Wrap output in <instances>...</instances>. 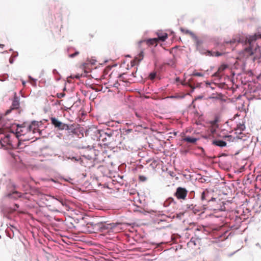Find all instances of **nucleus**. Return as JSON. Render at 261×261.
<instances>
[{"label":"nucleus","mask_w":261,"mask_h":261,"mask_svg":"<svg viewBox=\"0 0 261 261\" xmlns=\"http://www.w3.org/2000/svg\"><path fill=\"white\" fill-rule=\"evenodd\" d=\"M40 125L41 124L37 121H33L30 124L23 123L21 126H18L16 133H12V135L17 138L21 136L27 135V138L25 139L27 140L34 138H37L38 137L33 136V135L38 133L40 136L41 131L39 127Z\"/></svg>","instance_id":"2"},{"label":"nucleus","mask_w":261,"mask_h":261,"mask_svg":"<svg viewBox=\"0 0 261 261\" xmlns=\"http://www.w3.org/2000/svg\"><path fill=\"white\" fill-rule=\"evenodd\" d=\"M228 67V66L225 64L222 65L219 68H218V70L219 72L223 73V72Z\"/></svg>","instance_id":"19"},{"label":"nucleus","mask_w":261,"mask_h":261,"mask_svg":"<svg viewBox=\"0 0 261 261\" xmlns=\"http://www.w3.org/2000/svg\"><path fill=\"white\" fill-rule=\"evenodd\" d=\"M218 120L217 118L215 119L214 120L211 121V124L213 128H217L218 127Z\"/></svg>","instance_id":"18"},{"label":"nucleus","mask_w":261,"mask_h":261,"mask_svg":"<svg viewBox=\"0 0 261 261\" xmlns=\"http://www.w3.org/2000/svg\"><path fill=\"white\" fill-rule=\"evenodd\" d=\"M144 57V53L143 49H141L140 53L135 57V59L133 61L131 62L132 66H134L136 64H138L141 62Z\"/></svg>","instance_id":"8"},{"label":"nucleus","mask_w":261,"mask_h":261,"mask_svg":"<svg viewBox=\"0 0 261 261\" xmlns=\"http://www.w3.org/2000/svg\"><path fill=\"white\" fill-rule=\"evenodd\" d=\"M185 34H188L189 35H190V36L193 38L195 35V34L193 33L192 32L189 31V30H186L185 32Z\"/></svg>","instance_id":"26"},{"label":"nucleus","mask_w":261,"mask_h":261,"mask_svg":"<svg viewBox=\"0 0 261 261\" xmlns=\"http://www.w3.org/2000/svg\"><path fill=\"white\" fill-rule=\"evenodd\" d=\"M50 120L52 124L54 125L55 127L58 128L60 130L70 129L69 126L68 124L61 122L55 117L51 118Z\"/></svg>","instance_id":"4"},{"label":"nucleus","mask_w":261,"mask_h":261,"mask_svg":"<svg viewBox=\"0 0 261 261\" xmlns=\"http://www.w3.org/2000/svg\"><path fill=\"white\" fill-rule=\"evenodd\" d=\"M10 230H11L13 233H14L15 231H17V229L16 227L13 226H11L10 227H8L7 229V232L9 233V231Z\"/></svg>","instance_id":"22"},{"label":"nucleus","mask_w":261,"mask_h":261,"mask_svg":"<svg viewBox=\"0 0 261 261\" xmlns=\"http://www.w3.org/2000/svg\"><path fill=\"white\" fill-rule=\"evenodd\" d=\"M22 195L23 194L21 193L14 190L12 192L7 194L6 196L10 199H17L21 197Z\"/></svg>","instance_id":"9"},{"label":"nucleus","mask_w":261,"mask_h":261,"mask_svg":"<svg viewBox=\"0 0 261 261\" xmlns=\"http://www.w3.org/2000/svg\"><path fill=\"white\" fill-rule=\"evenodd\" d=\"M158 41H165L168 37V34L166 33L158 32L157 33Z\"/></svg>","instance_id":"11"},{"label":"nucleus","mask_w":261,"mask_h":261,"mask_svg":"<svg viewBox=\"0 0 261 261\" xmlns=\"http://www.w3.org/2000/svg\"><path fill=\"white\" fill-rule=\"evenodd\" d=\"M22 85L24 86L25 85V83L24 82H22Z\"/></svg>","instance_id":"35"},{"label":"nucleus","mask_w":261,"mask_h":261,"mask_svg":"<svg viewBox=\"0 0 261 261\" xmlns=\"http://www.w3.org/2000/svg\"><path fill=\"white\" fill-rule=\"evenodd\" d=\"M65 95V94L63 92L57 94V96L58 98H61L64 97Z\"/></svg>","instance_id":"29"},{"label":"nucleus","mask_w":261,"mask_h":261,"mask_svg":"<svg viewBox=\"0 0 261 261\" xmlns=\"http://www.w3.org/2000/svg\"><path fill=\"white\" fill-rule=\"evenodd\" d=\"M56 199H57V200H58L63 205H64V201L62 199H58V198H56Z\"/></svg>","instance_id":"31"},{"label":"nucleus","mask_w":261,"mask_h":261,"mask_svg":"<svg viewBox=\"0 0 261 261\" xmlns=\"http://www.w3.org/2000/svg\"><path fill=\"white\" fill-rule=\"evenodd\" d=\"M223 74V73L219 72V71L218 70L217 71L215 72L213 76L217 77L218 79H220Z\"/></svg>","instance_id":"20"},{"label":"nucleus","mask_w":261,"mask_h":261,"mask_svg":"<svg viewBox=\"0 0 261 261\" xmlns=\"http://www.w3.org/2000/svg\"><path fill=\"white\" fill-rule=\"evenodd\" d=\"M222 55V53L219 52V51H216V52H213L212 51L207 50L206 51V55L210 56H215V57H219Z\"/></svg>","instance_id":"15"},{"label":"nucleus","mask_w":261,"mask_h":261,"mask_svg":"<svg viewBox=\"0 0 261 261\" xmlns=\"http://www.w3.org/2000/svg\"><path fill=\"white\" fill-rule=\"evenodd\" d=\"M194 76H203V74L200 72H194L192 74Z\"/></svg>","instance_id":"28"},{"label":"nucleus","mask_w":261,"mask_h":261,"mask_svg":"<svg viewBox=\"0 0 261 261\" xmlns=\"http://www.w3.org/2000/svg\"><path fill=\"white\" fill-rule=\"evenodd\" d=\"M197 242H199V240L197 239L192 238L190 242L188 243L187 245L189 247H193L196 245Z\"/></svg>","instance_id":"14"},{"label":"nucleus","mask_w":261,"mask_h":261,"mask_svg":"<svg viewBox=\"0 0 261 261\" xmlns=\"http://www.w3.org/2000/svg\"><path fill=\"white\" fill-rule=\"evenodd\" d=\"M260 41L261 34H260L247 35L239 34L229 41L226 42V43L233 44L236 42L242 43L243 46L242 51L243 56L245 58L253 56V60H255L261 58V50L258 45Z\"/></svg>","instance_id":"1"},{"label":"nucleus","mask_w":261,"mask_h":261,"mask_svg":"<svg viewBox=\"0 0 261 261\" xmlns=\"http://www.w3.org/2000/svg\"><path fill=\"white\" fill-rule=\"evenodd\" d=\"M189 208L193 210V212L196 214L197 212H199V210H198L196 207V205H193V204L191 205L189 207Z\"/></svg>","instance_id":"23"},{"label":"nucleus","mask_w":261,"mask_h":261,"mask_svg":"<svg viewBox=\"0 0 261 261\" xmlns=\"http://www.w3.org/2000/svg\"><path fill=\"white\" fill-rule=\"evenodd\" d=\"M158 43V39H156L155 38H152V39H149L141 41L139 42L138 45L139 47H141V46L145 43L146 45L148 46H156Z\"/></svg>","instance_id":"6"},{"label":"nucleus","mask_w":261,"mask_h":261,"mask_svg":"<svg viewBox=\"0 0 261 261\" xmlns=\"http://www.w3.org/2000/svg\"><path fill=\"white\" fill-rule=\"evenodd\" d=\"M156 76L155 72H151L149 74V77L150 80H152L155 79Z\"/></svg>","instance_id":"27"},{"label":"nucleus","mask_w":261,"mask_h":261,"mask_svg":"<svg viewBox=\"0 0 261 261\" xmlns=\"http://www.w3.org/2000/svg\"><path fill=\"white\" fill-rule=\"evenodd\" d=\"M80 54L79 51H75L74 53L73 54H69L68 55V57L70 58H74L75 56L79 55Z\"/></svg>","instance_id":"24"},{"label":"nucleus","mask_w":261,"mask_h":261,"mask_svg":"<svg viewBox=\"0 0 261 261\" xmlns=\"http://www.w3.org/2000/svg\"><path fill=\"white\" fill-rule=\"evenodd\" d=\"M19 107V101L18 97L16 96V94L15 93V96L12 101V106L10 109L8 110L6 113L5 115L9 114L12 110L17 109Z\"/></svg>","instance_id":"7"},{"label":"nucleus","mask_w":261,"mask_h":261,"mask_svg":"<svg viewBox=\"0 0 261 261\" xmlns=\"http://www.w3.org/2000/svg\"><path fill=\"white\" fill-rule=\"evenodd\" d=\"M188 191L184 188L178 187L174 195L178 199L185 200L187 197Z\"/></svg>","instance_id":"5"},{"label":"nucleus","mask_w":261,"mask_h":261,"mask_svg":"<svg viewBox=\"0 0 261 261\" xmlns=\"http://www.w3.org/2000/svg\"><path fill=\"white\" fill-rule=\"evenodd\" d=\"M2 133H3V129L1 128L0 129V134H2Z\"/></svg>","instance_id":"32"},{"label":"nucleus","mask_w":261,"mask_h":261,"mask_svg":"<svg viewBox=\"0 0 261 261\" xmlns=\"http://www.w3.org/2000/svg\"><path fill=\"white\" fill-rule=\"evenodd\" d=\"M179 80V77H177L176 79V81H178Z\"/></svg>","instance_id":"36"},{"label":"nucleus","mask_w":261,"mask_h":261,"mask_svg":"<svg viewBox=\"0 0 261 261\" xmlns=\"http://www.w3.org/2000/svg\"><path fill=\"white\" fill-rule=\"evenodd\" d=\"M212 144L214 145L219 146L221 147H223L226 146V142L219 140H214L212 142Z\"/></svg>","instance_id":"12"},{"label":"nucleus","mask_w":261,"mask_h":261,"mask_svg":"<svg viewBox=\"0 0 261 261\" xmlns=\"http://www.w3.org/2000/svg\"><path fill=\"white\" fill-rule=\"evenodd\" d=\"M105 259V261H111L108 258H107V259Z\"/></svg>","instance_id":"34"},{"label":"nucleus","mask_w":261,"mask_h":261,"mask_svg":"<svg viewBox=\"0 0 261 261\" xmlns=\"http://www.w3.org/2000/svg\"><path fill=\"white\" fill-rule=\"evenodd\" d=\"M224 138H225V139H226L227 141L230 142V141H233V138L232 137V136L231 135H229V136H225L224 137Z\"/></svg>","instance_id":"25"},{"label":"nucleus","mask_w":261,"mask_h":261,"mask_svg":"<svg viewBox=\"0 0 261 261\" xmlns=\"http://www.w3.org/2000/svg\"><path fill=\"white\" fill-rule=\"evenodd\" d=\"M246 127L245 124L243 122L242 123H239L237 124L236 130L237 131H240L239 133H241V132L245 130Z\"/></svg>","instance_id":"13"},{"label":"nucleus","mask_w":261,"mask_h":261,"mask_svg":"<svg viewBox=\"0 0 261 261\" xmlns=\"http://www.w3.org/2000/svg\"><path fill=\"white\" fill-rule=\"evenodd\" d=\"M4 46V44H0V47H3Z\"/></svg>","instance_id":"33"},{"label":"nucleus","mask_w":261,"mask_h":261,"mask_svg":"<svg viewBox=\"0 0 261 261\" xmlns=\"http://www.w3.org/2000/svg\"><path fill=\"white\" fill-rule=\"evenodd\" d=\"M11 135L8 134L4 136L3 138H1L0 140V148L7 149L12 146L10 138Z\"/></svg>","instance_id":"3"},{"label":"nucleus","mask_w":261,"mask_h":261,"mask_svg":"<svg viewBox=\"0 0 261 261\" xmlns=\"http://www.w3.org/2000/svg\"><path fill=\"white\" fill-rule=\"evenodd\" d=\"M197 139L195 138H192L190 137H186L184 139V141L191 143H194L196 142Z\"/></svg>","instance_id":"16"},{"label":"nucleus","mask_w":261,"mask_h":261,"mask_svg":"<svg viewBox=\"0 0 261 261\" xmlns=\"http://www.w3.org/2000/svg\"><path fill=\"white\" fill-rule=\"evenodd\" d=\"M139 179L141 181H145L146 180V177L143 175H140Z\"/></svg>","instance_id":"30"},{"label":"nucleus","mask_w":261,"mask_h":261,"mask_svg":"<svg viewBox=\"0 0 261 261\" xmlns=\"http://www.w3.org/2000/svg\"><path fill=\"white\" fill-rule=\"evenodd\" d=\"M173 201L174 199L172 198H169L164 202V205L165 206H167L170 204L171 202Z\"/></svg>","instance_id":"21"},{"label":"nucleus","mask_w":261,"mask_h":261,"mask_svg":"<svg viewBox=\"0 0 261 261\" xmlns=\"http://www.w3.org/2000/svg\"><path fill=\"white\" fill-rule=\"evenodd\" d=\"M208 195H209V192L207 191V190H205L204 191H203L202 193V194H201V200H207V197L208 196Z\"/></svg>","instance_id":"17"},{"label":"nucleus","mask_w":261,"mask_h":261,"mask_svg":"<svg viewBox=\"0 0 261 261\" xmlns=\"http://www.w3.org/2000/svg\"><path fill=\"white\" fill-rule=\"evenodd\" d=\"M197 50H200L203 41L199 39L196 35L192 38Z\"/></svg>","instance_id":"10"}]
</instances>
